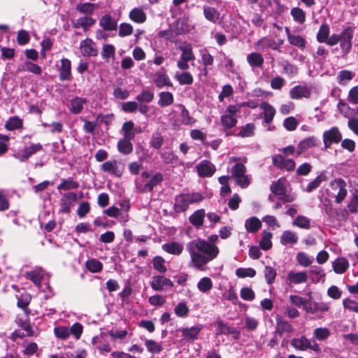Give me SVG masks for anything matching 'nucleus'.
I'll use <instances>...</instances> for the list:
<instances>
[{"instance_id": "obj_1", "label": "nucleus", "mask_w": 358, "mask_h": 358, "mask_svg": "<svg viewBox=\"0 0 358 358\" xmlns=\"http://www.w3.org/2000/svg\"><path fill=\"white\" fill-rule=\"evenodd\" d=\"M186 248L190 255L193 266L199 270H203V267L215 259L220 252L217 245L201 238L188 243Z\"/></svg>"}, {"instance_id": "obj_2", "label": "nucleus", "mask_w": 358, "mask_h": 358, "mask_svg": "<svg viewBox=\"0 0 358 358\" xmlns=\"http://www.w3.org/2000/svg\"><path fill=\"white\" fill-rule=\"evenodd\" d=\"M325 149L329 148L332 144H338L342 140V134L337 127L326 130L322 134Z\"/></svg>"}, {"instance_id": "obj_3", "label": "nucleus", "mask_w": 358, "mask_h": 358, "mask_svg": "<svg viewBox=\"0 0 358 358\" xmlns=\"http://www.w3.org/2000/svg\"><path fill=\"white\" fill-rule=\"evenodd\" d=\"M354 29L352 27H348L341 34L340 47L345 55H348L352 49Z\"/></svg>"}, {"instance_id": "obj_4", "label": "nucleus", "mask_w": 358, "mask_h": 358, "mask_svg": "<svg viewBox=\"0 0 358 358\" xmlns=\"http://www.w3.org/2000/svg\"><path fill=\"white\" fill-rule=\"evenodd\" d=\"M216 330L215 334L217 336L219 335H233V337L235 339H238L241 336V333L237 330L236 328L229 326L227 324H225L223 320H222L220 317H217L216 322Z\"/></svg>"}, {"instance_id": "obj_5", "label": "nucleus", "mask_w": 358, "mask_h": 358, "mask_svg": "<svg viewBox=\"0 0 358 358\" xmlns=\"http://www.w3.org/2000/svg\"><path fill=\"white\" fill-rule=\"evenodd\" d=\"M320 144V140L314 136H308L299 142L296 151V155L300 156L306 150L313 147H317Z\"/></svg>"}, {"instance_id": "obj_6", "label": "nucleus", "mask_w": 358, "mask_h": 358, "mask_svg": "<svg viewBox=\"0 0 358 358\" xmlns=\"http://www.w3.org/2000/svg\"><path fill=\"white\" fill-rule=\"evenodd\" d=\"M59 68V78L60 81H71L72 80L71 62L67 58H62Z\"/></svg>"}, {"instance_id": "obj_7", "label": "nucleus", "mask_w": 358, "mask_h": 358, "mask_svg": "<svg viewBox=\"0 0 358 358\" xmlns=\"http://www.w3.org/2000/svg\"><path fill=\"white\" fill-rule=\"evenodd\" d=\"M152 289L157 292L164 290L165 287H173V282L164 275H157L153 277L152 281L150 283Z\"/></svg>"}, {"instance_id": "obj_8", "label": "nucleus", "mask_w": 358, "mask_h": 358, "mask_svg": "<svg viewBox=\"0 0 358 358\" xmlns=\"http://www.w3.org/2000/svg\"><path fill=\"white\" fill-rule=\"evenodd\" d=\"M153 81L156 87L159 89H162L164 86H173V83L171 81L169 76L166 74L164 67L161 68L159 71L155 73Z\"/></svg>"}, {"instance_id": "obj_9", "label": "nucleus", "mask_w": 358, "mask_h": 358, "mask_svg": "<svg viewBox=\"0 0 358 358\" xmlns=\"http://www.w3.org/2000/svg\"><path fill=\"white\" fill-rule=\"evenodd\" d=\"M196 171L200 177H211L216 171L215 166L210 162L203 160L196 166Z\"/></svg>"}, {"instance_id": "obj_10", "label": "nucleus", "mask_w": 358, "mask_h": 358, "mask_svg": "<svg viewBox=\"0 0 358 358\" xmlns=\"http://www.w3.org/2000/svg\"><path fill=\"white\" fill-rule=\"evenodd\" d=\"M311 94V89L306 85H296L292 87L289 91V96L293 99H300L301 98H309Z\"/></svg>"}, {"instance_id": "obj_11", "label": "nucleus", "mask_w": 358, "mask_h": 358, "mask_svg": "<svg viewBox=\"0 0 358 358\" xmlns=\"http://www.w3.org/2000/svg\"><path fill=\"white\" fill-rule=\"evenodd\" d=\"M17 299V306L22 309L26 316H29L31 310L29 308V305L31 301V295L28 292H23L20 295H16Z\"/></svg>"}, {"instance_id": "obj_12", "label": "nucleus", "mask_w": 358, "mask_h": 358, "mask_svg": "<svg viewBox=\"0 0 358 358\" xmlns=\"http://www.w3.org/2000/svg\"><path fill=\"white\" fill-rule=\"evenodd\" d=\"M41 150H43V145L41 143H38L32 144L29 147L24 148L22 151V154L18 155L16 156V158L20 162H26L33 155Z\"/></svg>"}, {"instance_id": "obj_13", "label": "nucleus", "mask_w": 358, "mask_h": 358, "mask_svg": "<svg viewBox=\"0 0 358 358\" xmlns=\"http://www.w3.org/2000/svg\"><path fill=\"white\" fill-rule=\"evenodd\" d=\"M82 54L86 57L96 56L98 50L95 48L94 41L90 38H86L80 42Z\"/></svg>"}, {"instance_id": "obj_14", "label": "nucleus", "mask_w": 358, "mask_h": 358, "mask_svg": "<svg viewBox=\"0 0 358 358\" xmlns=\"http://www.w3.org/2000/svg\"><path fill=\"white\" fill-rule=\"evenodd\" d=\"M294 331V327L289 322L284 320L282 317H277L275 334L282 336L283 334H292Z\"/></svg>"}, {"instance_id": "obj_15", "label": "nucleus", "mask_w": 358, "mask_h": 358, "mask_svg": "<svg viewBox=\"0 0 358 358\" xmlns=\"http://www.w3.org/2000/svg\"><path fill=\"white\" fill-rule=\"evenodd\" d=\"M189 205V203L185 194H181L176 197L173 209L178 213L185 212L188 209Z\"/></svg>"}, {"instance_id": "obj_16", "label": "nucleus", "mask_w": 358, "mask_h": 358, "mask_svg": "<svg viewBox=\"0 0 358 358\" xmlns=\"http://www.w3.org/2000/svg\"><path fill=\"white\" fill-rule=\"evenodd\" d=\"M99 25L105 31H115L117 28V22L112 19L110 14H105L99 20Z\"/></svg>"}, {"instance_id": "obj_17", "label": "nucleus", "mask_w": 358, "mask_h": 358, "mask_svg": "<svg viewBox=\"0 0 358 358\" xmlns=\"http://www.w3.org/2000/svg\"><path fill=\"white\" fill-rule=\"evenodd\" d=\"M246 59L248 64L252 69H262L264 59L263 56L260 53L251 52L247 55Z\"/></svg>"}, {"instance_id": "obj_18", "label": "nucleus", "mask_w": 358, "mask_h": 358, "mask_svg": "<svg viewBox=\"0 0 358 358\" xmlns=\"http://www.w3.org/2000/svg\"><path fill=\"white\" fill-rule=\"evenodd\" d=\"M332 267L336 273L343 274L349 268V262L345 257H338L332 262Z\"/></svg>"}, {"instance_id": "obj_19", "label": "nucleus", "mask_w": 358, "mask_h": 358, "mask_svg": "<svg viewBox=\"0 0 358 358\" xmlns=\"http://www.w3.org/2000/svg\"><path fill=\"white\" fill-rule=\"evenodd\" d=\"M260 107L263 110L264 122L266 124H270L273 121L275 114V110L274 107L269 104L268 102H263Z\"/></svg>"}, {"instance_id": "obj_20", "label": "nucleus", "mask_w": 358, "mask_h": 358, "mask_svg": "<svg viewBox=\"0 0 358 358\" xmlns=\"http://www.w3.org/2000/svg\"><path fill=\"white\" fill-rule=\"evenodd\" d=\"M201 330V327L194 326L191 328H182L179 331L182 333V336L186 341L187 340H195L198 338V336Z\"/></svg>"}, {"instance_id": "obj_21", "label": "nucleus", "mask_w": 358, "mask_h": 358, "mask_svg": "<svg viewBox=\"0 0 358 358\" xmlns=\"http://www.w3.org/2000/svg\"><path fill=\"white\" fill-rule=\"evenodd\" d=\"M80 187V184L78 181L74 180L72 178L69 177L68 178H63L61 180L60 184L57 187L59 191L64 190L68 191L71 189H76Z\"/></svg>"}, {"instance_id": "obj_22", "label": "nucleus", "mask_w": 358, "mask_h": 358, "mask_svg": "<svg viewBox=\"0 0 358 358\" xmlns=\"http://www.w3.org/2000/svg\"><path fill=\"white\" fill-rule=\"evenodd\" d=\"M87 102V99L83 97H74L71 100L70 111L73 114H79L83 109V105Z\"/></svg>"}, {"instance_id": "obj_23", "label": "nucleus", "mask_w": 358, "mask_h": 358, "mask_svg": "<svg viewBox=\"0 0 358 358\" xmlns=\"http://www.w3.org/2000/svg\"><path fill=\"white\" fill-rule=\"evenodd\" d=\"M164 180L163 176L161 173H155L150 180L144 185L143 192H151L153 188L161 183Z\"/></svg>"}, {"instance_id": "obj_24", "label": "nucleus", "mask_w": 358, "mask_h": 358, "mask_svg": "<svg viewBox=\"0 0 358 358\" xmlns=\"http://www.w3.org/2000/svg\"><path fill=\"white\" fill-rule=\"evenodd\" d=\"M203 15L205 18L213 23H216L220 19V13L214 7L203 6Z\"/></svg>"}, {"instance_id": "obj_25", "label": "nucleus", "mask_w": 358, "mask_h": 358, "mask_svg": "<svg viewBox=\"0 0 358 358\" xmlns=\"http://www.w3.org/2000/svg\"><path fill=\"white\" fill-rule=\"evenodd\" d=\"M272 193L276 196L283 195L286 192L285 179L280 178L275 182H273L270 187Z\"/></svg>"}, {"instance_id": "obj_26", "label": "nucleus", "mask_w": 358, "mask_h": 358, "mask_svg": "<svg viewBox=\"0 0 358 358\" xmlns=\"http://www.w3.org/2000/svg\"><path fill=\"white\" fill-rule=\"evenodd\" d=\"M220 122L223 127L224 131H227L234 127L236 125L238 120L235 116L225 114L221 116Z\"/></svg>"}, {"instance_id": "obj_27", "label": "nucleus", "mask_w": 358, "mask_h": 358, "mask_svg": "<svg viewBox=\"0 0 358 358\" xmlns=\"http://www.w3.org/2000/svg\"><path fill=\"white\" fill-rule=\"evenodd\" d=\"M261 221L256 217L247 219L245 222V227L248 232L255 233L262 227Z\"/></svg>"}, {"instance_id": "obj_28", "label": "nucleus", "mask_w": 358, "mask_h": 358, "mask_svg": "<svg viewBox=\"0 0 358 358\" xmlns=\"http://www.w3.org/2000/svg\"><path fill=\"white\" fill-rule=\"evenodd\" d=\"M205 211L203 209L196 210L189 217V222L195 227H200L203 224Z\"/></svg>"}, {"instance_id": "obj_29", "label": "nucleus", "mask_w": 358, "mask_h": 358, "mask_svg": "<svg viewBox=\"0 0 358 358\" xmlns=\"http://www.w3.org/2000/svg\"><path fill=\"white\" fill-rule=\"evenodd\" d=\"M291 345L296 350L304 351L310 348V341L302 336L299 338H293L291 341Z\"/></svg>"}, {"instance_id": "obj_30", "label": "nucleus", "mask_w": 358, "mask_h": 358, "mask_svg": "<svg viewBox=\"0 0 358 358\" xmlns=\"http://www.w3.org/2000/svg\"><path fill=\"white\" fill-rule=\"evenodd\" d=\"M162 249L169 254L179 255L183 250V245L179 243L173 241L162 245Z\"/></svg>"}, {"instance_id": "obj_31", "label": "nucleus", "mask_w": 358, "mask_h": 358, "mask_svg": "<svg viewBox=\"0 0 358 358\" xmlns=\"http://www.w3.org/2000/svg\"><path fill=\"white\" fill-rule=\"evenodd\" d=\"M287 279L294 284L306 282L308 280L307 273L305 271L295 273L290 271L287 275Z\"/></svg>"}, {"instance_id": "obj_32", "label": "nucleus", "mask_w": 358, "mask_h": 358, "mask_svg": "<svg viewBox=\"0 0 358 358\" xmlns=\"http://www.w3.org/2000/svg\"><path fill=\"white\" fill-rule=\"evenodd\" d=\"M23 127V121L18 116L10 117L5 124V128L8 131L20 129Z\"/></svg>"}, {"instance_id": "obj_33", "label": "nucleus", "mask_w": 358, "mask_h": 358, "mask_svg": "<svg viewBox=\"0 0 358 358\" xmlns=\"http://www.w3.org/2000/svg\"><path fill=\"white\" fill-rule=\"evenodd\" d=\"M101 169L105 173H111L116 176H121L122 173L117 171V162L107 161L101 164Z\"/></svg>"}, {"instance_id": "obj_34", "label": "nucleus", "mask_w": 358, "mask_h": 358, "mask_svg": "<svg viewBox=\"0 0 358 358\" xmlns=\"http://www.w3.org/2000/svg\"><path fill=\"white\" fill-rule=\"evenodd\" d=\"M129 18L136 23H143L146 20V14L138 8H133L129 13Z\"/></svg>"}, {"instance_id": "obj_35", "label": "nucleus", "mask_w": 358, "mask_h": 358, "mask_svg": "<svg viewBox=\"0 0 358 358\" xmlns=\"http://www.w3.org/2000/svg\"><path fill=\"white\" fill-rule=\"evenodd\" d=\"M118 151L124 155H128L133 152L134 147L131 142L120 139L117 144Z\"/></svg>"}, {"instance_id": "obj_36", "label": "nucleus", "mask_w": 358, "mask_h": 358, "mask_svg": "<svg viewBox=\"0 0 358 358\" xmlns=\"http://www.w3.org/2000/svg\"><path fill=\"white\" fill-rule=\"evenodd\" d=\"M159 99L158 101V104L161 107H166L171 105L173 103V95L170 92H162L159 94Z\"/></svg>"}, {"instance_id": "obj_37", "label": "nucleus", "mask_w": 358, "mask_h": 358, "mask_svg": "<svg viewBox=\"0 0 358 358\" xmlns=\"http://www.w3.org/2000/svg\"><path fill=\"white\" fill-rule=\"evenodd\" d=\"M297 235L294 231L289 230L285 231L280 237V243L282 245L294 244L297 243Z\"/></svg>"}, {"instance_id": "obj_38", "label": "nucleus", "mask_w": 358, "mask_h": 358, "mask_svg": "<svg viewBox=\"0 0 358 358\" xmlns=\"http://www.w3.org/2000/svg\"><path fill=\"white\" fill-rule=\"evenodd\" d=\"M27 279L31 281L35 286L40 288L43 279V275L36 271H27L25 273Z\"/></svg>"}, {"instance_id": "obj_39", "label": "nucleus", "mask_w": 358, "mask_h": 358, "mask_svg": "<svg viewBox=\"0 0 358 358\" xmlns=\"http://www.w3.org/2000/svg\"><path fill=\"white\" fill-rule=\"evenodd\" d=\"M329 33L330 28L329 24L327 23L322 24L316 36L317 41L320 43H325L329 36Z\"/></svg>"}, {"instance_id": "obj_40", "label": "nucleus", "mask_w": 358, "mask_h": 358, "mask_svg": "<svg viewBox=\"0 0 358 358\" xmlns=\"http://www.w3.org/2000/svg\"><path fill=\"white\" fill-rule=\"evenodd\" d=\"M15 322L19 327H21L23 330L25 331L24 334L27 337H31L34 336V331L29 319L24 320L22 318H17Z\"/></svg>"}, {"instance_id": "obj_41", "label": "nucleus", "mask_w": 358, "mask_h": 358, "mask_svg": "<svg viewBox=\"0 0 358 358\" xmlns=\"http://www.w3.org/2000/svg\"><path fill=\"white\" fill-rule=\"evenodd\" d=\"M272 233L267 231H262V237L261 241H259V247L263 250H268L272 247V242H271V238H272Z\"/></svg>"}, {"instance_id": "obj_42", "label": "nucleus", "mask_w": 358, "mask_h": 358, "mask_svg": "<svg viewBox=\"0 0 358 358\" xmlns=\"http://www.w3.org/2000/svg\"><path fill=\"white\" fill-rule=\"evenodd\" d=\"M155 97V94L148 90H143L140 94L136 96V100L138 103H151Z\"/></svg>"}, {"instance_id": "obj_43", "label": "nucleus", "mask_w": 358, "mask_h": 358, "mask_svg": "<svg viewBox=\"0 0 358 358\" xmlns=\"http://www.w3.org/2000/svg\"><path fill=\"white\" fill-rule=\"evenodd\" d=\"M180 50L182 51L180 58L185 62H189L195 59V56L190 44H187L185 46H180Z\"/></svg>"}, {"instance_id": "obj_44", "label": "nucleus", "mask_w": 358, "mask_h": 358, "mask_svg": "<svg viewBox=\"0 0 358 358\" xmlns=\"http://www.w3.org/2000/svg\"><path fill=\"white\" fill-rule=\"evenodd\" d=\"M85 266L87 269L92 273H99L103 269V264L96 259L87 260L85 262Z\"/></svg>"}, {"instance_id": "obj_45", "label": "nucleus", "mask_w": 358, "mask_h": 358, "mask_svg": "<svg viewBox=\"0 0 358 358\" xmlns=\"http://www.w3.org/2000/svg\"><path fill=\"white\" fill-rule=\"evenodd\" d=\"M290 15L294 20L299 24H303L306 21V13L301 8H292L290 11Z\"/></svg>"}, {"instance_id": "obj_46", "label": "nucleus", "mask_w": 358, "mask_h": 358, "mask_svg": "<svg viewBox=\"0 0 358 358\" xmlns=\"http://www.w3.org/2000/svg\"><path fill=\"white\" fill-rule=\"evenodd\" d=\"M197 287L200 292L206 293L213 288V281L208 277H203L199 281Z\"/></svg>"}, {"instance_id": "obj_47", "label": "nucleus", "mask_w": 358, "mask_h": 358, "mask_svg": "<svg viewBox=\"0 0 358 358\" xmlns=\"http://www.w3.org/2000/svg\"><path fill=\"white\" fill-rule=\"evenodd\" d=\"M175 78L180 85H192L194 81L192 75L188 71L182 72L180 74L177 73Z\"/></svg>"}, {"instance_id": "obj_48", "label": "nucleus", "mask_w": 358, "mask_h": 358, "mask_svg": "<svg viewBox=\"0 0 358 358\" xmlns=\"http://www.w3.org/2000/svg\"><path fill=\"white\" fill-rule=\"evenodd\" d=\"M181 108V122L185 125H192L195 122V120L190 115L189 112L182 104H180Z\"/></svg>"}, {"instance_id": "obj_49", "label": "nucleus", "mask_w": 358, "mask_h": 358, "mask_svg": "<svg viewBox=\"0 0 358 358\" xmlns=\"http://www.w3.org/2000/svg\"><path fill=\"white\" fill-rule=\"evenodd\" d=\"M255 125L252 123H248L244 127H242L239 132L236 134L238 137H251L254 136Z\"/></svg>"}, {"instance_id": "obj_50", "label": "nucleus", "mask_w": 358, "mask_h": 358, "mask_svg": "<svg viewBox=\"0 0 358 358\" xmlns=\"http://www.w3.org/2000/svg\"><path fill=\"white\" fill-rule=\"evenodd\" d=\"M164 137L161 134L160 132H155L152 134L150 141V145L151 147L154 148L155 149H159L162 145L164 144Z\"/></svg>"}, {"instance_id": "obj_51", "label": "nucleus", "mask_w": 358, "mask_h": 358, "mask_svg": "<svg viewBox=\"0 0 358 358\" xmlns=\"http://www.w3.org/2000/svg\"><path fill=\"white\" fill-rule=\"evenodd\" d=\"M355 74L350 70H342L338 72L337 76V81L341 85H345V80H351L354 78Z\"/></svg>"}, {"instance_id": "obj_52", "label": "nucleus", "mask_w": 358, "mask_h": 358, "mask_svg": "<svg viewBox=\"0 0 358 358\" xmlns=\"http://www.w3.org/2000/svg\"><path fill=\"white\" fill-rule=\"evenodd\" d=\"M164 259L161 256H156L152 259L153 268L160 273L166 272L167 268L164 265Z\"/></svg>"}, {"instance_id": "obj_53", "label": "nucleus", "mask_w": 358, "mask_h": 358, "mask_svg": "<svg viewBox=\"0 0 358 358\" xmlns=\"http://www.w3.org/2000/svg\"><path fill=\"white\" fill-rule=\"evenodd\" d=\"M292 224L306 229H308L310 227V220L303 215H298L294 220Z\"/></svg>"}, {"instance_id": "obj_54", "label": "nucleus", "mask_w": 358, "mask_h": 358, "mask_svg": "<svg viewBox=\"0 0 358 358\" xmlns=\"http://www.w3.org/2000/svg\"><path fill=\"white\" fill-rule=\"evenodd\" d=\"M326 180L327 176L324 174L321 173L308 185L306 191L308 192H313L314 189L320 187L322 181H324Z\"/></svg>"}, {"instance_id": "obj_55", "label": "nucleus", "mask_w": 358, "mask_h": 358, "mask_svg": "<svg viewBox=\"0 0 358 358\" xmlns=\"http://www.w3.org/2000/svg\"><path fill=\"white\" fill-rule=\"evenodd\" d=\"M95 8V4L92 3H78L76 6V10L81 13L91 15L93 13Z\"/></svg>"}, {"instance_id": "obj_56", "label": "nucleus", "mask_w": 358, "mask_h": 358, "mask_svg": "<svg viewBox=\"0 0 358 358\" xmlns=\"http://www.w3.org/2000/svg\"><path fill=\"white\" fill-rule=\"evenodd\" d=\"M256 271L252 268H238L236 270V275L238 278H253L256 275Z\"/></svg>"}, {"instance_id": "obj_57", "label": "nucleus", "mask_w": 358, "mask_h": 358, "mask_svg": "<svg viewBox=\"0 0 358 358\" xmlns=\"http://www.w3.org/2000/svg\"><path fill=\"white\" fill-rule=\"evenodd\" d=\"M145 345L146 346L148 351L152 354L159 353L162 350V345L158 344L154 340H146Z\"/></svg>"}, {"instance_id": "obj_58", "label": "nucleus", "mask_w": 358, "mask_h": 358, "mask_svg": "<svg viewBox=\"0 0 358 358\" xmlns=\"http://www.w3.org/2000/svg\"><path fill=\"white\" fill-rule=\"evenodd\" d=\"M288 41L291 45L301 49L305 48L306 43V40L302 36L294 34L289 37Z\"/></svg>"}, {"instance_id": "obj_59", "label": "nucleus", "mask_w": 358, "mask_h": 358, "mask_svg": "<svg viewBox=\"0 0 358 358\" xmlns=\"http://www.w3.org/2000/svg\"><path fill=\"white\" fill-rule=\"evenodd\" d=\"M115 53V48L112 44H105L103 46L101 51V57L104 59H108L110 57H113Z\"/></svg>"}, {"instance_id": "obj_60", "label": "nucleus", "mask_w": 358, "mask_h": 358, "mask_svg": "<svg viewBox=\"0 0 358 358\" xmlns=\"http://www.w3.org/2000/svg\"><path fill=\"white\" fill-rule=\"evenodd\" d=\"M276 271L270 266H266L264 270V277L268 284L271 285L274 282L276 277Z\"/></svg>"}, {"instance_id": "obj_61", "label": "nucleus", "mask_w": 358, "mask_h": 358, "mask_svg": "<svg viewBox=\"0 0 358 358\" xmlns=\"http://www.w3.org/2000/svg\"><path fill=\"white\" fill-rule=\"evenodd\" d=\"M298 124V121L293 116L288 117L285 118L283 121V126L287 131H294L296 129Z\"/></svg>"}, {"instance_id": "obj_62", "label": "nucleus", "mask_w": 358, "mask_h": 358, "mask_svg": "<svg viewBox=\"0 0 358 358\" xmlns=\"http://www.w3.org/2000/svg\"><path fill=\"white\" fill-rule=\"evenodd\" d=\"M30 41V36L29 33L24 30L21 29L17 32V42L20 45H24L27 44Z\"/></svg>"}, {"instance_id": "obj_63", "label": "nucleus", "mask_w": 358, "mask_h": 358, "mask_svg": "<svg viewBox=\"0 0 358 358\" xmlns=\"http://www.w3.org/2000/svg\"><path fill=\"white\" fill-rule=\"evenodd\" d=\"M133 27L130 24L123 22L120 25L118 35L120 37H125L131 35L133 33Z\"/></svg>"}, {"instance_id": "obj_64", "label": "nucleus", "mask_w": 358, "mask_h": 358, "mask_svg": "<svg viewBox=\"0 0 358 358\" xmlns=\"http://www.w3.org/2000/svg\"><path fill=\"white\" fill-rule=\"evenodd\" d=\"M329 335L330 331L327 328L318 327L314 330V336L319 341L325 340Z\"/></svg>"}]
</instances>
